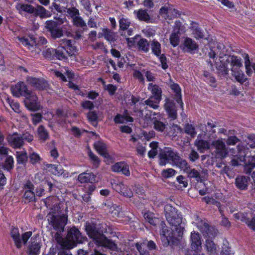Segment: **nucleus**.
Here are the masks:
<instances>
[{
	"label": "nucleus",
	"instance_id": "obj_1",
	"mask_svg": "<svg viewBox=\"0 0 255 255\" xmlns=\"http://www.w3.org/2000/svg\"><path fill=\"white\" fill-rule=\"evenodd\" d=\"M44 202L47 208L50 210L47 215L49 222L55 230L63 232L68 221L67 210L62 211V204L55 196L47 198Z\"/></svg>",
	"mask_w": 255,
	"mask_h": 255
},
{
	"label": "nucleus",
	"instance_id": "obj_2",
	"mask_svg": "<svg viewBox=\"0 0 255 255\" xmlns=\"http://www.w3.org/2000/svg\"><path fill=\"white\" fill-rule=\"evenodd\" d=\"M166 220L173 229V234L176 239H181L183 236L184 226L182 223V217L176 208L167 204L164 207Z\"/></svg>",
	"mask_w": 255,
	"mask_h": 255
},
{
	"label": "nucleus",
	"instance_id": "obj_3",
	"mask_svg": "<svg viewBox=\"0 0 255 255\" xmlns=\"http://www.w3.org/2000/svg\"><path fill=\"white\" fill-rule=\"evenodd\" d=\"M85 230L88 236L94 239L97 245L112 251H117L118 247L115 243L108 239L95 225L86 223Z\"/></svg>",
	"mask_w": 255,
	"mask_h": 255
},
{
	"label": "nucleus",
	"instance_id": "obj_4",
	"mask_svg": "<svg viewBox=\"0 0 255 255\" xmlns=\"http://www.w3.org/2000/svg\"><path fill=\"white\" fill-rule=\"evenodd\" d=\"M159 163L161 166L170 163L180 168L181 166H184L186 164V160L182 158L177 151L170 148H165L162 150L159 154Z\"/></svg>",
	"mask_w": 255,
	"mask_h": 255
},
{
	"label": "nucleus",
	"instance_id": "obj_5",
	"mask_svg": "<svg viewBox=\"0 0 255 255\" xmlns=\"http://www.w3.org/2000/svg\"><path fill=\"white\" fill-rule=\"evenodd\" d=\"M66 21L65 18H58L57 21L48 20L44 23V28L49 33V35L52 39L60 38L64 35V30L59 25Z\"/></svg>",
	"mask_w": 255,
	"mask_h": 255
},
{
	"label": "nucleus",
	"instance_id": "obj_6",
	"mask_svg": "<svg viewBox=\"0 0 255 255\" xmlns=\"http://www.w3.org/2000/svg\"><path fill=\"white\" fill-rule=\"evenodd\" d=\"M24 105L26 108L29 111L36 112L41 109V106L38 101V97L36 94L32 91H29L24 96Z\"/></svg>",
	"mask_w": 255,
	"mask_h": 255
},
{
	"label": "nucleus",
	"instance_id": "obj_7",
	"mask_svg": "<svg viewBox=\"0 0 255 255\" xmlns=\"http://www.w3.org/2000/svg\"><path fill=\"white\" fill-rule=\"evenodd\" d=\"M212 149L217 158L223 159L227 157L229 153L228 148L222 139L213 140L211 143Z\"/></svg>",
	"mask_w": 255,
	"mask_h": 255
},
{
	"label": "nucleus",
	"instance_id": "obj_8",
	"mask_svg": "<svg viewBox=\"0 0 255 255\" xmlns=\"http://www.w3.org/2000/svg\"><path fill=\"white\" fill-rule=\"evenodd\" d=\"M159 14L165 19L171 20L179 17L180 12L169 3H166L162 6L159 11Z\"/></svg>",
	"mask_w": 255,
	"mask_h": 255
},
{
	"label": "nucleus",
	"instance_id": "obj_9",
	"mask_svg": "<svg viewBox=\"0 0 255 255\" xmlns=\"http://www.w3.org/2000/svg\"><path fill=\"white\" fill-rule=\"evenodd\" d=\"M160 234L163 236V237L166 238L167 240V245L170 246L177 245L178 242L180 239H176L174 237V235L173 234V230L170 232L168 229V227L166 226L165 223L163 221H161L160 224Z\"/></svg>",
	"mask_w": 255,
	"mask_h": 255
},
{
	"label": "nucleus",
	"instance_id": "obj_10",
	"mask_svg": "<svg viewBox=\"0 0 255 255\" xmlns=\"http://www.w3.org/2000/svg\"><path fill=\"white\" fill-rule=\"evenodd\" d=\"M199 49L198 44L192 39L186 37L182 44V50L184 52L194 54Z\"/></svg>",
	"mask_w": 255,
	"mask_h": 255
},
{
	"label": "nucleus",
	"instance_id": "obj_11",
	"mask_svg": "<svg viewBox=\"0 0 255 255\" xmlns=\"http://www.w3.org/2000/svg\"><path fill=\"white\" fill-rule=\"evenodd\" d=\"M67 236L69 239L73 241L76 245L77 243H83L87 240V238L82 236L79 230L75 227L71 228L69 230Z\"/></svg>",
	"mask_w": 255,
	"mask_h": 255
},
{
	"label": "nucleus",
	"instance_id": "obj_12",
	"mask_svg": "<svg viewBox=\"0 0 255 255\" xmlns=\"http://www.w3.org/2000/svg\"><path fill=\"white\" fill-rule=\"evenodd\" d=\"M11 90L13 95L16 97H24L29 91L26 84L23 82H19L14 86H12Z\"/></svg>",
	"mask_w": 255,
	"mask_h": 255
},
{
	"label": "nucleus",
	"instance_id": "obj_13",
	"mask_svg": "<svg viewBox=\"0 0 255 255\" xmlns=\"http://www.w3.org/2000/svg\"><path fill=\"white\" fill-rule=\"evenodd\" d=\"M164 109L169 117L173 120L177 118V109L174 101L169 98H166L165 100Z\"/></svg>",
	"mask_w": 255,
	"mask_h": 255
},
{
	"label": "nucleus",
	"instance_id": "obj_14",
	"mask_svg": "<svg viewBox=\"0 0 255 255\" xmlns=\"http://www.w3.org/2000/svg\"><path fill=\"white\" fill-rule=\"evenodd\" d=\"M7 140L8 144L14 148H20L23 144L21 135L17 133L8 135Z\"/></svg>",
	"mask_w": 255,
	"mask_h": 255
},
{
	"label": "nucleus",
	"instance_id": "obj_15",
	"mask_svg": "<svg viewBox=\"0 0 255 255\" xmlns=\"http://www.w3.org/2000/svg\"><path fill=\"white\" fill-rule=\"evenodd\" d=\"M27 82L31 87L40 90L45 89L47 86V83L42 79L28 77Z\"/></svg>",
	"mask_w": 255,
	"mask_h": 255
},
{
	"label": "nucleus",
	"instance_id": "obj_16",
	"mask_svg": "<svg viewBox=\"0 0 255 255\" xmlns=\"http://www.w3.org/2000/svg\"><path fill=\"white\" fill-rule=\"evenodd\" d=\"M198 227L201 232L204 234H206L209 237L214 236L217 234V231L213 227L205 221H201L198 223Z\"/></svg>",
	"mask_w": 255,
	"mask_h": 255
},
{
	"label": "nucleus",
	"instance_id": "obj_17",
	"mask_svg": "<svg viewBox=\"0 0 255 255\" xmlns=\"http://www.w3.org/2000/svg\"><path fill=\"white\" fill-rule=\"evenodd\" d=\"M191 247L192 250L196 253L201 251V236L198 233H191L190 236Z\"/></svg>",
	"mask_w": 255,
	"mask_h": 255
},
{
	"label": "nucleus",
	"instance_id": "obj_18",
	"mask_svg": "<svg viewBox=\"0 0 255 255\" xmlns=\"http://www.w3.org/2000/svg\"><path fill=\"white\" fill-rule=\"evenodd\" d=\"M186 164V165L185 164L184 166H181L180 168L187 174L189 178H196L197 180L199 179L200 178V173L194 168L191 169L187 161Z\"/></svg>",
	"mask_w": 255,
	"mask_h": 255
},
{
	"label": "nucleus",
	"instance_id": "obj_19",
	"mask_svg": "<svg viewBox=\"0 0 255 255\" xmlns=\"http://www.w3.org/2000/svg\"><path fill=\"white\" fill-rule=\"evenodd\" d=\"M31 241L28 247L27 253L29 255H38L41 248L39 242L36 241L33 238Z\"/></svg>",
	"mask_w": 255,
	"mask_h": 255
},
{
	"label": "nucleus",
	"instance_id": "obj_20",
	"mask_svg": "<svg viewBox=\"0 0 255 255\" xmlns=\"http://www.w3.org/2000/svg\"><path fill=\"white\" fill-rule=\"evenodd\" d=\"M33 14L41 19L48 18L51 16V12L41 5H38L34 8Z\"/></svg>",
	"mask_w": 255,
	"mask_h": 255
},
{
	"label": "nucleus",
	"instance_id": "obj_21",
	"mask_svg": "<svg viewBox=\"0 0 255 255\" xmlns=\"http://www.w3.org/2000/svg\"><path fill=\"white\" fill-rule=\"evenodd\" d=\"M134 13L135 14L136 18L140 21H144L146 23H150L152 21V18L148 14L147 10L139 9L138 10H134Z\"/></svg>",
	"mask_w": 255,
	"mask_h": 255
},
{
	"label": "nucleus",
	"instance_id": "obj_22",
	"mask_svg": "<svg viewBox=\"0 0 255 255\" xmlns=\"http://www.w3.org/2000/svg\"><path fill=\"white\" fill-rule=\"evenodd\" d=\"M136 47L138 51L147 53L149 50L150 43L146 39L141 38L139 35Z\"/></svg>",
	"mask_w": 255,
	"mask_h": 255
},
{
	"label": "nucleus",
	"instance_id": "obj_23",
	"mask_svg": "<svg viewBox=\"0 0 255 255\" xmlns=\"http://www.w3.org/2000/svg\"><path fill=\"white\" fill-rule=\"evenodd\" d=\"M17 39L23 45L27 46L28 49H30V48H33L35 49V51L37 54L40 53V49L36 46L35 42L33 39H31V38L29 39L28 38H25L24 37H18Z\"/></svg>",
	"mask_w": 255,
	"mask_h": 255
},
{
	"label": "nucleus",
	"instance_id": "obj_24",
	"mask_svg": "<svg viewBox=\"0 0 255 255\" xmlns=\"http://www.w3.org/2000/svg\"><path fill=\"white\" fill-rule=\"evenodd\" d=\"M94 147L97 152L105 158L109 157L108 153L107 145L101 141H98L94 143Z\"/></svg>",
	"mask_w": 255,
	"mask_h": 255
},
{
	"label": "nucleus",
	"instance_id": "obj_25",
	"mask_svg": "<svg viewBox=\"0 0 255 255\" xmlns=\"http://www.w3.org/2000/svg\"><path fill=\"white\" fill-rule=\"evenodd\" d=\"M16 8L20 14H22L23 12L33 14L35 7L29 4L19 3L16 4Z\"/></svg>",
	"mask_w": 255,
	"mask_h": 255
},
{
	"label": "nucleus",
	"instance_id": "obj_26",
	"mask_svg": "<svg viewBox=\"0 0 255 255\" xmlns=\"http://www.w3.org/2000/svg\"><path fill=\"white\" fill-rule=\"evenodd\" d=\"M171 88L175 93L174 99L177 103L179 104L181 109L183 110V103L182 100L181 89L179 86L177 84H173L171 85Z\"/></svg>",
	"mask_w": 255,
	"mask_h": 255
},
{
	"label": "nucleus",
	"instance_id": "obj_27",
	"mask_svg": "<svg viewBox=\"0 0 255 255\" xmlns=\"http://www.w3.org/2000/svg\"><path fill=\"white\" fill-rule=\"evenodd\" d=\"M95 175L92 173L84 172L79 175L78 180L81 183L95 181Z\"/></svg>",
	"mask_w": 255,
	"mask_h": 255
},
{
	"label": "nucleus",
	"instance_id": "obj_28",
	"mask_svg": "<svg viewBox=\"0 0 255 255\" xmlns=\"http://www.w3.org/2000/svg\"><path fill=\"white\" fill-rule=\"evenodd\" d=\"M249 177L244 176H239L236 178L235 184L240 190H246L248 188Z\"/></svg>",
	"mask_w": 255,
	"mask_h": 255
},
{
	"label": "nucleus",
	"instance_id": "obj_29",
	"mask_svg": "<svg viewBox=\"0 0 255 255\" xmlns=\"http://www.w3.org/2000/svg\"><path fill=\"white\" fill-rule=\"evenodd\" d=\"M206 247L210 255H216L218 252V246L213 241L208 239L206 241Z\"/></svg>",
	"mask_w": 255,
	"mask_h": 255
},
{
	"label": "nucleus",
	"instance_id": "obj_30",
	"mask_svg": "<svg viewBox=\"0 0 255 255\" xmlns=\"http://www.w3.org/2000/svg\"><path fill=\"white\" fill-rule=\"evenodd\" d=\"M11 235L14 242L15 245L18 249L21 248V240L20 238V235L17 228H13L11 231Z\"/></svg>",
	"mask_w": 255,
	"mask_h": 255
},
{
	"label": "nucleus",
	"instance_id": "obj_31",
	"mask_svg": "<svg viewBox=\"0 0 255 255\" xmlns=\"http://www.w3.org/2000/svg\"><path fill=\"white\" fill-rule=\"evenodd\" d=\"M16 158L17 164L25 165L28 160V155L25 151H16Z\"/></svg>",
	"mask_w": 255,
	"mask_h": 255
},
{
	"label": "nucleus",
	"instance_id": "obj_32",
	"mask_svg": "<svg viewBox=\"0 0 255 255\" xmlns=\"http://www.w3.org/2000/svg\"><path fill=\"white\" fill-rule=\"evenodd\" d=\"M54 2L52 3L50 8L51 9H55L57 12L62 13L65 11L66 7L61 6L57 2L60 3H67L69 0H54Z\"/></svg>",
	"mask_w": 255,
	"mask_h": 255
},
{
	"label": "nucleus",
	"instance_id": "obj_33",
	"mask_svg": "<svg viewBox=\"0 0 255 255\" xmlns=\"http://www.w3.org/2000/svg\"><path fill=\"white\" fill-rule=\"evenodd\" d=\"M102 35L110 42H113L116 40V35L115 32L111 30L105 28L102 30Z\"/></svg>",
	"mask_w": 255,
	"mask_h": 255
},
{
	"label": "nucleus",
	"instance_id": "obj_34",
	"mask_svg": "<svg viewBox=\"0 0 255 255\" xmlns=\"http://www.w3.org/2000/svg\"><path fill=\"white\" fill-rule=\"evenodd\" d=\"M37 135L39 140L42 141H45L49 138V134L44 126L41 125L37 129Z\"/></svg>",
	"mask_w": 255,
	"mask_h": 255
},
{
	"label": "nucleus",
	"instance_id": "obj_35",
	"mask_svg": "<svg viewBox=\"0 0 255 255\" xmlns=\"http://www.w3.org/2000/svg\"><path fill=\"white\" fill-rule=\"evenodd\" d=\"M191 25H192L191 28L192 30V33L194 35V37L197 39L203 38L204 37L203 32L198 26L197 24L192 21Z\"/></svg>",
	"mask_w": 255,
	"mask_h": 255
},
{
	"label": "nucleus",
	"instance_id": "obj_36",
	"mask_svg": "<svg viewBox=\"0 0 255 255\" xmlns=\"http://www.w3.org/2000/svg\"><path fill=\"white\" fill-rule=\"evenodd\" d=\"M59 245L61 246L62 250L68 251L73 248L76 245L73 241H72L71 240L69 239L67 236L66 238L63 239Z\"/></svg>",
	"mask_w": 255,
	"mask_h": 255
},
{
	"label": "nucleus",
	"instance_id": "obj_37",
	"mask_svg": "<svg viewBox=\"0 0 255 255\" xmlns=\"http://www.w3.org/2000/svg\"><path fill=\"white\" fill-rule=\"evenodd\" d=\"M143 217L147 222L153 226H155L159 222V219L155 218L154 214L150 212L144 213Z\"/></svg>",
	"mask_w": 255,
	"mask_h": 255
},
{
	"label": "nucleus",
	"instance_id": "obj_38",
	"mask_svg": "<svg viewBox=\"0 0 255 255\" xmlns=\"http://www.w3.org/2000/svg\"><path fill=\"white\" fill-rule=\"evenodd\" d=\"M73 25L77 27L81 28L82 31H85L87 30V26L83 18L80 16L76 17V18L72 20Z\"/></svg>",
	"mask_w": 255,
	"mask_h": 255
},
{
	"label": "nucleus",
	"instance_id": "obj_39",
	"mask_svg": "<svg viewBox=\"0 0 255 255\" xmlns=\"http://www.w3.org/2000/svg\"><path fill=\"white\" fill-rule=\"evenodd\" d=\"M54 57L60 60H64L67 59L65 49L62 47H58L55 49Z\"/></svg>",
	"mask_w": 255,
	"mask_h": 255
},
{
	"label": "nucleus",
	"instance_id": "obj_40",
	"mask_svg": "<svg viewBox=\"0 0 255 255\" xmlns=\"http://www.w3.org/2000/svg\"><path fill=\"white\" fill-rule=\"evenodd\" d=\"M151 48L152 53L156 56H159L161 54V44L157 40L154 39L151 41Z\"/></svg>",
	"mask_w": 255,
	"mask_h": 255
},
{
	"label": "nucleus",
	"instance_id": "obj_41",
	"mask_svg": "<svg viewBox=\"0 0 255 255\" xmlns=\"http://www.w3.org/2000/svg\"><path fill=\"white\" fill-rule=\"evenodd\" d=\"M156 103H159L161 99V90L158 86L154 85L153 86L151 90Z\"/></svg>",
	"mask_w": 255,
	"mask_h": 255
},
{
	"label": "nucleus",
	"instance_id": "obj_42",
	"mask_svg": "<svg viewBox=\"0 0 255 255\" xmlns=\"http://www.w3.org/2000/svg\"><path fill=\"white\" fill-rule=\"evenodd\" d=\"M65 9L67 15L72 19V20L80 16L79 10L76 7L72 6Z\"/></svg>",
	"mask_w": 255,
	"mask_h": 255
},
{
	"label": "nucleus",
	"instance_id": "obj_43",
	"mask_svg": "<svg viewBox=\"0 0 255 255\" xmlns=\"http://www.w3.org/2000/svg\"><path fill=\"white\" fill-rule=\"evenodd\" d=\"M46 167L49 169V171L53 174L55 175H61L63 173V170L61 168L60 166L54 164H47Z\"/></svg>",
	"mask_w": 255,
	"mask_h": 255
},
{
	"label": "nucleus",
	"instance_id": "obj_44",
	"mask_svg": "<svg viewBox=\"0 0 255 255\" xmlns=\"http://www.w3.org/2000/svg\"><path fill=\"white\" fill-rule=\"evenodd\" d=\"M28 157H29L30 163L32 165L39 163L41 160V158L40 157L39 154L33 151L29 152Z\"/></svg>",
	"mask_w": 255,
	"mask_h": 255
},
{
	"label": "nucleus",
	"instance_id": "obj_45",
	"mask_svg": "<svg viewBox=\"0 0 255 255\" xmlns=\"http://www.w3.org/2000/svg\"><path fill=\"white\" fill-rule=\"evenodd\" d=\"M153 124L154 129L159 132H163L166 128L165 123L156 119L153 120Z\"/></svg>",
	"mask_w": 255,
	"mask_h": 255
},
{
	"label": "nucleus",
	"instance_id": "obj_46",
	"mask_svg": "<svg viewBox=\"0 0 255 255\" xmlns=\"http://www.w3.org/2000/svg\"><path fill=\"white\" fill-rule=\"evenodd\" d=\"M245 67L246 69V73L249 76H251L252 74V70L251 69V67L253 68V65L255 64V63H253L251 64L250 60V57L248 54H245ZM254 69V68H253Z\"/></svg>",
	"mask_w": 255,
	"mask_h": 255
},
{
	"label": "nucleus",
	"instance_id": "obj_47",
	"mask_svg": "<svg viewBox=\"0 0 255 255\" xmlns=\"http://www.w3.org/2000/svg\"><path fill=\"white\" fill-rule=\"evenodd\" d=\"M221 255H234V253L229 247V242L224 240L223 242L222 251L221 253Z\"/></svg>",
	"mask_w": 255,
	"mask_h": 255
},
{
	"label": "nucleus",
	"instance_id": "obj_48",
	"mask_svg": "<svg viewBox=\"0 0 255 255\" xmlns=\"http://www.w3.org/2000/svg\"><path fill=\"white\" fill-rule=\"evenodd\" d=\"M196 145L201 152L209 149L210 147V145L207 141L202 139L196 141Z\"/></svg>",
	"mask_w": 255,
	"mask_h": 255
},
{
	"label": "nucleus",
	"instance_id": "obj_49",
	"mask_svg": "<svg viewBox=\"0 0 255 255\" xmlns=\"http://www.w3.org/2000/svg\"><path fill=\"white\" fill-rule=\"evenodd\" d=\"M13 159L11 156H8L5 159L2 165L3 168L10 171L13 167Z\"/></svg>",
	"mask_w": 255,
	"mask_h": 255
},
{
	"label": "nucleus",
	"instance_id": "obj_50",
	"mask_svg": "<svg viewBox=\"0 0 255 255\" xmlns=\"http://www.w3.org/2000/svg\"><path fill=\"white\" fill-rule=\"evenodd\" d=\"M230 59L228 60L231 64V66H243L241 62V59L235 55L230 56Z\"/></svg>",
	"mask_w": 255,
	"mask_h": 255
},
{
	"label": "nucleus",
	"instance_id": "obj_51",
	"mask_svg": "<svg viewBox=\"0 0 255 255\" xmlns=\"http://www.w3.org/2000/svg\"><path fill=\"white\" fill-rule=\"evenodd\" d=\"M55 49L48 48L42 51L43 57L47 59H53L54 58Z\"/></svg>",
	"mask_w": 255,
	"mask_h": 255
},
{
	"label": "nucleus",
	"instance_id": "obj_52",
	"mask_svg": "<svg viewBox=\"0 0 255 255\" xmlns=\"http://www.w3.org/2000/svg\"><path fill=\"white\" fill-rule=\"evenodd\" d=\"M87 118L93 126H97L98 115L96 112H89L87 114Z\"/></svg>",
	"mask_w": 255,
	"mask_h": 255
},
{
	"label": "nucleus",
	"instance_id": "obj_53",
	"mask_svg": "<svg viewBox=\"0 0 255 255\" xmlns=\"http://www.w3.org/2000/svg\"><path fill=\"white\" fill-rule=\"evenodd\" d=\"M232 75L235 78L236 80L240 82V83H244L247 79L245 75L244 72L242 71H239Z\"/></svg>",
	"mask_w": 255,
	"mask_h": 255
},
{
	"label": "nucleus",
	"instance_id": "obj_54",
	"mask_svg": "<svg viewBox=\"0 0 255 255\" xmlns=\"http://www.w3.org/2000/svg\"><path fill=\"white\" fill-rule=\"evenodd\" d=\"M23 198L29 202H35V196L33 191H24Z\"/></svg>",
	"mask_w": 255,
	"mask_h": 255
},
{
	"label": "nucleus",
	"instance_id": "obj_55",
	"mask_svg": "<svg viewBox=\"0 0 255 255\" xmlns=\"http://www.w3.org/2000/svg\"><path fill=\"white\" fill-rule=\"evenodd\" d=\"M151 149L148 152V155L150 158H153L157 153V143L156 142H152L150 144Z\"/></svg>",
	"mask_w": 255,
	"mask_h": 255
},
{
	"label": "nucleus",
	"instance_id": "obj_56",
	"mask_svg": "<svg viewBox=\"0 0 255 255\" xmlns=\"http://www.w3.org/2000/svg\"><path fill=\"white\" fill-rule=\"evenodd\" d=\"M216 65V68L219 72L222 75H226L228 73L229 69L227 68V65L225 63H221L218 65L216 62H215Z\"/></svg>",
	"mask_w": 255,
	"mask_h": 255
},
{
	"label": "nucleus",
	"instance_id": "obj_57",
	"mask_svg": "<svg viewBox=\"0 0 255 255\" xmlns=\"http://www.w3.org/2000/svg\"><path fill=\"white\" fill-rule=\"evenodd\" d=\"M176 173V171L172 168H168L164 169L162 171V175L165 178H168L173 176Z\"/></svg>",
	"mask_w": 255,
	"mask_h": 255
},
{
	"label": "nucleus",
	"instance_id": "obj_58",
	"mask_svg": "<svg viewBox=\"0 0 255 255\" xmlns=\"http://www.w3.org/2000/svg\"><path fill=\"white\" fill-rule=\"evenodd\" d=\"M119 24L120 29L123 31L128 28L130 25V22L127 19L122 18L119 21Z\"/></svg>",
	"mask_w": 255,
	"mask_h": 255
},
{
	"label": "nucleus",
	"instance_id": "obj_59",
	"mask_svg": "<svg viewBox=\"0 0 255 255\" xmlns=\"http://www.w3.org/2000/svg\"><path fill=\"white\" fill-rule=\"evenodd\" d=\"M179 38L180 35L171 33L170 36V42L173 46L176 47L179 44Z\"/></svg>",
	"mask_w": 255,
	"mask_h": 255
},
{
	"label": "nucleus",
	"instance_id": "obj_60",
	"mask_svg": "<svg viewBox=\"0 0 255 255\" xmlns=\"http://www.w3.org/2000/svg\"><path fill=\"white\" fill-rule=\"evenodd\" d=\"M88 154L94 166L96 168L98 167L100 162L98 156L95 155L92 151L89 152Z\"/></svg>",
	"mask_w": 255,
	"mask_h": 255
},
{
	"label": "nucleus",
	"instance_id": "obj_61",
	"mask_svg": "<svg viewBox=\"0 0 255 255\" xmlns=\"http://www.w3.org/2000/svg\"><path fill=\"white\" fill-rule=\"evenodd\" d=\"M185 132L193 137L196 134L195 128L192 125L187 124L185 127Z\"/></svg>",
	"mask_w": 255,
	"mask_h": 255
},
{
	"label": "nucleus",
	"instance_id": "obj_62",
	"mask_svg": "<svg viewBox=\"0 0 255 255\" xmlns=\"http://www.w3.org/2000/svg\"><path fill=\"white\" fill-rule=\"evenodd\" d=\"M126 164L124 162H119L112 166V170L114 172H121Z\"/></svg>",
	"mask_w": 255,
	"mask_h": 255
},
{
	"label": "nucleus",
	"instance_id": "obj_63",
	"mask_svg": "<svg viewBox=\"0 0 255 255\" xmlns=\"http://www.w3.org/2000/svg\"><path fill=\"white\" fill-rule=\"evenodd\" d=\"M126 39L129 47H136L137 41L139 39V35H137L131 38L127 37Z\"/></svg>",
	"mask_w": 255,
	"mask_h": 255
},
{
	"label": "nucleus",
	"instance_id": "obj_64",
	"mask_svg": "<svg viewBox=\"0 0 255 255\" xmlns=\"http://www.w3.org/2000/svg\"><path fill=\"white\" fill-rule=\"evenodd\" d=\"M188 158L190 161L194 162L199 158V155L194 149H192L188 154Z\"/></svg>",
	"mask_w": 255,
	"mask_h": 255
}]
</instances>
